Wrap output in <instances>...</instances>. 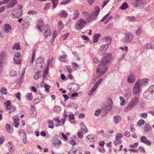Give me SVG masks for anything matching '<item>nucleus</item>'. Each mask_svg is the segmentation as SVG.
I'll list each match as a JSON object with an SVG mask.
<instances>
[{"mask_svg":"<svg viewBox=\"0 0 154 154\" xmlns=\"http://www.w3.org/2000/svg\"><path fill=\"white\" fill-rule=\"evenodd\" d=\"M36 63L35 65L37 66H39L38 64L41 65V68H43V67L45 66V64L44 62V60L43 58L41 57H39L38 58L36 59L35 60Z\"/></svg>","mask_w":154,"mask_h":154,"instance_id":"9b49d317","label":"nucleus"},{"mask_svg":"<svg viewBox=\"0 0 154 154\" xmlns=\"http://www.w3.org/2000/svg\"><path fill=\"white\" fill-rule=\"evenodd\" d=\"M100 36V34H95L93 36V42H96L98 40V38Z\"/></svg>","mask_w":154,"mask_h":154,"instance_id":"7c9ffc66","label":"nucleus"},{"mask_svg":"<svg viewBox=\"0 0 154 154\" xmlns=\"http://www.w3.org/2000/svg\"><path fill=\"white\" fill-rule=\"evenodd\" d=\"M71 0H64L62 2H61L60 4L62 5H65L67 4Z\"/></svg>","mask_w":154,"mask_h":154,"instance_id":"052dcab7","label":"nucleus"},{"mask_svg":"<svg viewBox=\"0 0 154 154\" xmlns=\"http://www.w3.org/2000/svg\"><path fill=\"white\" fill-rule=\"evenodd\" d=\"M100 11V8L98 7H96L95 8V11L91 13L90 18L87 17V21L89 22L91 20L95 19L98 15Z\"/></svg>","mask_w":154,"mask_h":154,"instance_id":"20e7f679","label":"nucleus"},{"mask_svg":"<svg viewBox=\"0 0 154 154\" xmlns=\"http://www.w3.org/2000/svg\"><path fill=\"white\" fill-rule=\"evenodd\" d=\"M121 120V116L118 115L116 116V123L120 121Z\"/></svg>","mask_w":154,"mask_h":154,"instance_id":"338daca9","label":"nucleus"},{"mask_svg":"<svg viewBox=\"0 0 154 154\" xmlns=\"http://www.w3.org/2000/svg\"><path fill=\"white\" fill-rule=\"evenodd\" d=\"M124 34L125 36L122 38L121 41L124 43H128L131 42L134 39L133 35L128 32H125Z\"/></svg>","mask_w":154,"mask_h":154,"instance_id":"7ed1b4c3","label":"nucleus"},{"mask_svg":"<svg viewBox=\"0 0 154 154\" xmlns=\"http://www.w3.org/2000/svg\"><path fill=\"white\" fill-rule=\"evenodd\" d=\"M5 105H6L7 110H9L11 109V102L9 100H8L5 102L4 103Z\"/></svg>","mask_w":154,"mask_h":154,"instance_id":"cd10ccee","label":"nucleus"},{"mask_svg":"<svg viewBox=\"0 0 154 154\" xmlns=\"http://www.w3.org/2000/svg\"><path fill=\"white\" fill-rule=\"evenodd\" d=\"M51 1L53 4V7L54 8L58 4V0H51Z\"/></svg>","mask_w":154,"mask_h":154,"instance_id":"a19ab883","label":"nucleus"},{"mask_svg":"<svg viewBox=\"0 0 154 154\" xmlns=\"http://www.w3.org/2000/svg\"><path fill=\"white\" fill-rule=\"evenodd\" d=\"M50 30L48 29L45 31V36L46 38L48 36L50 35L51 34Z\"/></svg>","mask_w":154,"mask_h":154,"instance_id":"a18cd8bd","label":"nucleus"},{"mask_svg":"<svg viewBox=\"0 0 154 154\" xmlns=\"http://www.w3.org/2000/svg\"><path fill=\"white\" fill-rule=\"evenodd\" d=\"M119 99L121 100L120 105L122 106H124L125 103V101L124 97H120Z\"/></svg>","mask_w":154,"mask_h":154,"instance_id":"ea45409f","label":"nucleus"},{"mask_svg":"<svg viewBox=\"0 0 154 154\" xmlns=\"http://www.w3.org/2000/svg\"><path fill=\"white\" fill-rule=\"evenodd\" d=\"M67 14L68 13L64 10L62 11L59 14L60 16L63 18L66 17Z\"/></svg>","mask_w":154,"mask_h":154,"instance_id":"a878e982","label":"nucleus"},{"mask_svg":"<svg viewBox=\"0 0 154 154\" xmlns=\"http://www.w3.org/2000/svg\"><path fill=\"white\" fill-rule=\"evenodd\" d=\"M19 121L18 119H14V125L15 127L17 128L18 126L19 125Z\"/></svg>","mask_w":154,"mask_h":154,"instance_id":"e433bc0d","label":"nucleus"},{"mask_svg":"<svg viewBox=\"0 0 154 154\" xmlns=\"http://www.w3.org/2000/svg\"><path fill=\"white\" fill-rule=\"evenodd\" d=\"M17 133L19 135H20L21 134H23V136L25 135V136L26 134V133L25 132L24 130L23 129H20L17 132Z\"/></svg>","mask_w":154,"mask_h":154,"instance_id":"3c124183","label":"nucleus"},{"mask_svg":"<svg viewBox=\"0 0 154 154\" xmlns=\"http://www.w3.org/2000/svg\"><path fill=\"white\" fill-rule=\"evenodd\" d=\"M98 87V86L94 85L91 90L88 92V95H91L93 94V93L95 91Z\"/></svg>","mask_w":154,"mask_h":154,"instance_id":"393cba45","label":"nucleus"},{"mask_svg":"<svg viewBox=\"0 0 154 154\" xmlns=\"http://www.w3.org/2000/svg\"><path fill=\"white\" fill-rule=\"evenodd\" d=\"M152 48V46L150 44H145L144 46V49H150Z\"/></svg>","mask_w":154,"mask_h":154,"instance_id":"c03bdc74","label":"nucleus"},{"mask_svg":"<svg viewBox=\"0 0 154 154\" xmlns=\"http://www.w3.org/2000/svg\"><path fill=\"white\" fill-rule=\"evenodd\" d=\"M54 111L56 112H59L61 111V108L59 106H55L53 109Z\"/></svg>","mask_w":154,"mask_h":154,"instance_id":"f704fd0d","label":"nucleus"},{"mask_svg":"<svg viewBox=\"0 0 154 154\" xmlns=\"http://www.w3.org/2000/svg\"><path fill=\"white\" fill-rule=\"evenodd\" d=\"M144 131L146 132H148L150 131L151 128L149 124L148 123L146 124L144 126Z\"/></svg>","mask_w":154,"mask_h":154,"instance_id":"5701e85b","label":"nucleus"},{"mask_svg":"<svg viewBox=\"0 0 154 154\" xmlns=\"http://www.w3.org/2000/svg\"><path fill=\"white\" fill-rule=\"evenodd\" d=\"M97 139V137L94 134H90L86 137V140L87 142L94 143Z\"/></svg>","mask_w":154,"mask_h":154,"instance_id":"1a4fd4ad","label":"nucleus"},{"mask_svg":"<svg viewBox=\"0 0 154 154\" xmlns=\"http://www.w3.org/2000/svg\"><path fill=\"white\" fill-rule=\"evenodd\" d=\"M122 137V135L121 134L118 133L116 135V143L119 144L122 142L121 140H119Z\"/></svg>","mask_w":154,"mask_h":154,"instance_id":"4be33fe9","label":"nucleus"},{"mask_svg":"<svg viewBox=\"0 0 154 154\" xmlns=\"http://www.w3.org/2000/svg\"><path fill=\"white\" fill-rule=\"evenodd\" d=\"M11 129V127L10 125L8 124H7L5 126V129L8 132H9Z\"/></svg>","mask_w":154,"mask_h":154,"instance_id":"e2e57ef3","label":"nucleus"},{"mask_svg":"<svg viewBox=\"0 0 154 154\" xmlns=\"http://www.w3.org/2000/svg\"><path fill=\"white\" fill-rule=\"evenodd\" d=\"M11 27L9 24H5L4 26V29L5 31L7 33L11 31Z\"/></svg>","mask_w":154,"mask_h":154,"instance_id":"aec40b11","label":"nucleus"},{"mask_svg":"<svg viewBox=\"0 0 154 154\" xmlns=\"http://www.w3.org/2000/svg\"><path fill=\"white\" fill-rule=\"evenodd\" d=\"M10 75L11 76H15L16 75V72L14 70H11L10 72Z\"/></svg>","mask_w":154,"mask_h":154,"instance_id":"13d9d810","label":"nucleus"},{"mask_svg":"<svg viewBox=\"0 0 154 154\" xmlns=\"http://www.w3.org/2000/svg\"><path fill=\"white\" fill-rule=\"evenodd\" d=\"M47 123L48 124V127L51 128H53L54 126V124L52 121L48 120L47 121Z\"/></svg>","mask_w":154,"mask_h":154,"instance_id":"c756f323","label":"nucleus"},{"mask_svg":"<svg viewBox=\"0 0 154 154\" xmlns=\"http://www.w3.org/2000/svg\"><path fill=\"white\" fill-rule=\"evenodd\" d=\"M20 48V45L19 43L15 44L12 48L13 49H15L16 50H19Z\"/></svg>","mask_w":154,"mask_h":154,"instance_id":"473e14b6","label":"nucleus"},{"mask_svg":"<svg viewBox=\"0 0 154 154\" xmlns=\"http://www.w3.org/2000/svg\"><path fill=\"white\" fill-rule=\"evenodd\" d=\"M44 25L43 20L40 19L38 20L37 27L39 31L42 32L44 29Z\"/></svg>","mask_w":154,"mask_h":154,"instance_id":"9d476101","label":"nucleus"},{"mask_svg":"<svg viewBox=\"0 0 154 154\" xmlns=\"http://www.w3.org/2000/svg\"><path fill=\"white\" fill-rule=\"evenodd\" d=\"M108 103H109V106L108 107H107V110H109L112 109L111 106L112 104V100L111 99H109L108 100Z\"/></svg>","mask_w":154,"mask_h":154,"instance_id":"79ce46f5","label":"nucleus"},{"mask_svg":"<svg viewBox=\"0 0 154 154\" xmlns=\"http://www.w3.org/2000/svg\"><path fill=\"white\" fill-rule=\"evenodd\" d=\"M11 2L8 4H7L6 7L7 8H11L14 6L17 3V0H10Z\"/></svg>","mask_w":154,"mask_h":154,"instance_id":"a211bd4d","label":"nucleus"},{"mask_svg":"<svg viewBox=\"0 0 154 154\" xmlns=\"http://www.w3.org/2000/svg\"><path fill=\"white\" fill-rule=\"evenodd\" d=\"M81 131L83 133L85 134L88 132V130L83 122H82L81 123Z\"/></svg>","mask_w":154,"mask_h":154,"instance_id":"6ab92c4d","label":"nucleus"},{"mask_svg":"<svg viewBox=\"0 0 154 154\" xmlns=\"http://www.w3.org/2000/svg\"><path fill=\"white\" fill-rule=\"evenodd\" d=\"M8 60L6 52H2L0 53V64L6 63Z\"/></svg>","mask_w":154,"mask_h":154,"instance_id":"0eeeda50","label":"nucleus"},{"mask_svg":"<svg viewBox=\"0 0 154 154\" xmlns=\"http://www.w3.org/2000/svg\"><path fill=\"white\" fill-rule=\"evenodd\" d=\"M135 80V76L132 74H130L128 77L127 82L130 83H132Z\"/></svg>","mask_w":154,"mask_h":154,"instance_id":"f3484780","label":"nucleus"},{"mask_svg":"<svg viewBox=\"0 0 154 154\" xmlns=\"http://www.w3.org/2000/svg\"><path fill=\"white\" fill-rule=\"evenodd\" d=\"M148 90L149 91L152 93V94L153 93H154V85H152L150 86Z\"/></svg>","mask_w":154,"mask_h":154,"instance_id":"de8ad7c7","label":"nucleus"},{"mask_svg":"<svg viewBox=\"0 0 154 154\" xmlns=\"http://www.w3.org/2000/svg\"><path fill=\"white\" fill-rule=\"evenodd\" d=\"M26 97L27 100L29 101L31 100H32L33 97L32 93L27 94L26 96Z\"/></svg>","mask_w":154,"mask_h":154,"instance_id":"c9c22d12","label":"nucleus"},{"mask_svg":"<svg viewBox=\"0 0 154 154\" xmlns=\"http://www.w3.org/2000/svg\"><path fill=\"white\" fill-rule=\"evenodd\" d=\"M109 45L105 44L102 45L101 47V51H103L104 52H105L108 48Z\"/></svg>","mask_w":154,"mask_h":154,"instance_id":"b1692460","label":"nucleus"},{"mask_svg":"<svg viewBox=\"0 0 154 154\" xmlns=\"http://www.w3.org/2000/svg\"><path fill=\"white\" fill-rule=\"evenodd\" d=\"M112 55L109 53H106L105 56L101 61L100 64L99 65L97 69V73H100V76L106 72L107 67L105 65L110 61L112 58Z\"/></svg>","mask_w":154,"mask_h":154,"instance_id":"f257e3e1","label":"nucleus"},{"mask_svg":"<svg viewBox=\"0 0 154 154\" xmlns=\"http://www.w3.org/2000/svg\"><path fill=\"white\" fill-rule=\"evenodd\" d=\"M52 143L53 146H54L57 149H59L62 144L61 141L57 139L53 140H52Z\"/></svg>","mask_w":154,"mask_h":154,"instance_id":"ddd939ff","label":"nucleus"},{"mask_svg":"<svg viewBox=\"0 0 154 154\" xmlns=\"http://www.w3.org/2000/svg\"><path fill=\"white\" fill-rule=\"evenodd\" d=\"M11 14L14 17L19 18L22 14V10L20 9H14L11 12Z\"/></svg>","mask_w":154,"mask_h":154,"instance_id":"423d86ee","label":"nucleus"},{"mask_svg":"<svg viewBox=\"0 0 154 154\" xmlns=\"http://www.w3.org/2000/svg\"><path fill=\"white\" fill-rule=\"evenodd\" d=\"M48 73V71L46 69L45 70L44 72H43L42 76L43 78H45L47 76V75Z\"/></svg>","mask_w":154,"mask_h":154,"instance_id":"69168bd1","label":"nucleus"},{"mask_svg":"<svg viewBox=\"0 0 154 154\" xmlns=\"http://www.w3.org/2000/svg\"><path fill=\"white\" fill-rule=\"evenodd\" d=\"M119 48V49H121L122 50H125V51H127L128 50V47L127 46H125L124 47H120Z\"/></svg>","mask_w":154,"mask_h":154,"instance_id":"0e129e2a","label":"nucleus"},{"mask_svg":"<svg viewBox=\"0 0 154 154\" xmlns=\"http://www.w3.org/2000/svg\"><path fill=\"white\" fill-rule=\"evenodd\" d=\"M139 100V99L137 97L135 96L131 98L125 109V111L128 112L133 109L138 105Z\"/></svg>","mask_w":154,"mask_h":154,"instance_id":"f03ea898","label":"nucleus"},{"mask_svg":"<svg viewBox=\"0 0 154 154\" xmlns=\"http://www.w3.org/2000/svg\"><path fill=\"white\" fill-rule=\"evenodd\" d=\"M132 4L135 7H143L144 3L142 0H131Z\"/></svg>","mask_w":154,"mask_h":154,"instance_id":"6e6552de","label":"nucleus"},{"mask_svg":"<svg viewBox=\"0 0 154 154\" xmlns=\"http://www.w3.org/2000/svg\"><path fill=\"white\" fill-rule=\"evenodd\" d=\"M103 79L102 78H100L98 80H97L96 82L95 85L98 87L99 84L101 83Z\"/></svg>","mask_w":154,"mask_h":154,"instance_id":"4d7b16f0","label":"nucleus"},{"mask_svg":"<svg viewBox=\"0 0 154 154\" xmlns=\"http://www.w3.org/2000/svg\"><path fill=\"white\" fill-rule=\"evenodd\" d=\"M101 112V110L100 109H98L96 110L94 113V115L96 116H98Z\"/></svg>","mask_w":154,"mask_h":154,"instance_id":"8fccbe9b","label":"nucleus"},{"mask_svg":"<svg viewBox=\"0 0 154 154\" xmlns=\"http://www.w3.org/2000/svg\"><path fill=\"white\" fill-rule=\"evenodd\" d=\"M128 6L126 2H125L122 4L121 6L120 7V8L122 10H125L126 9Z\"/></svg>","mask_w":154,"mask_h":154,"instance_id":"72a5a7b5","label":"nucleus"},{"mask_svg":"<svg viewBox=\"0 0 154 154\" xmlns=\"http://www.w3.org/2000/svg\"><path fill=\"white\" fill-rule=\"evenodd\" d=\"M87 21H84L82 19H79L75 23V28L76 30H81L84 27Z\"/></svg>","mask_w":154,"mask_h":154,"instance_id":"39448f33","label":"nucleus"},{"mask_svg":"<svg viewBox=\"0 0 154 154\" xmlns=\"http://www.w3.org/2000/svg\"><path fill=\"white\" fill-rule=\"evenodd\" d=\"M14 62L16 64H20L21 63V60L20 58H17V59H15V58H14Z\"/></svg>","mask_w":154,"mask_h":154,"instance_id":"09e8293b","label":"nucleus"},{"mask_svg":"<svg viewBox=\"0 0 154 154\" xmlns=\"http://www.w3.org/2000/svg\"><path fill=\"white\" fill-rule=\"evenodd\" d=\"M140 141L141 142L143 143L148 146L151 145V142L147 140L146 137L145 136H142L140 138Z\"/></svg>","mask_w":154,"mask_h":154,"instance_id":"2eb2a0df","label":"nucleus"},{"mask_svg":"<svg viewBox=\"0 0 154 154\" xmlns=\"http://www.w3.org/2000/svg\"><path fill=\"white\" fill-rule=\"evenodd\" d=\"M145 122V121L143 119H140L137 122V125L138 126L143 125Z\"/></svg>","mask_w":154,"mask_h":154,"instance_id":"37998d69","label":"nucleus"},{"mask_svg":"<svg viewBox=\"0 0 154 154\" xmlns=\"http://www.w3.org/2000/svg\"><path fill=\"white\" fill-rule=\"evenodd\" d=\"M142 29L140 28H139L136 31V34L137 35H139L141 33Z\"/></svg>","mask_w":154,"mask_h":154,"instance_id":"774afa93","label":"nucleus"},{"mask_svg":"<svg viewBox=\"0 0 154 154\" xmlns=\"http://www.w3.org/2000/svg\"><path fill=\"white\" fill-rule=\"evenodd\" d=\"M0 92L2 94H7V90L5 87H3L1 88Z\"/></svg>","mask_w":154,"mask_h":154,"instance_id":"58836bf2","label":"nucleus"},{"mask_svg":"<svg viewBox=\"0 0 154 154\" xmlns=\"http://www.w3.org/2000/svg\"><path fill=\"white\" fill-rule=\"evenodd\" d=\"M127 19L129 21L131 22L134 21L135 20V18L134 17L132 16L131 17H128Z\"/></svg>","mask_w":154,"mask_h":154,"instance_id":"603ef678","label":"nucleus"},{"mask_svg":"<svg viewBox=\"0 0 154 154\" xmlns=\"http://www.w3.org/2000/svg\"><path fill=\"white\" fill-rule=\"evenodd\" d=\"M101 41L105 44L110 45L111 42V39L110 37L105 36L102 39Z\"/></svg>","mask_w":154,"mask_h":154,"instance_id":"dca6fc26","label":"nucleus"},{"mask_svg":"<svg viewBox=\"0 0 154 154\" xmlns=\"http://www.w3.org/2000/svg\"><path fill=\"white\" fill-rule=\"evenodd\" d=\"M21 57V54L20 53H17L15 54V57L14 58L15 59H17V58H20Z\"/></svg>","mask_w":154,"mask_h":154,"instance_id":"5fc2aeb1","label":"nucleus"},{"mask_svg":"<svg viewBox=\"0 0 154 154\" xmlns=\"http://www.w3.org/2000/svg\"><path fill=\"white\" fill-rule=\"evenodd\" d=\"M103 136L107 138H109L112 137V135L109 133H105L103 134Z\"/></svg>","mask_w":154,"mask_h":154,"instance_id":"864d4df0","label":"nucleus"},{"mask_svg":"<svg viewBox=\"0 0 154 154\" xmlns=\"http://www.w3.org/2000/svg\"><path fill=\"white\" fill-rule=\"evenodd\" d=\"M140 116L141 118H143V119H146L147 117V113H146L143 112L140 114Z\"/></svg>","mask_w":154,"mask_h":154,"instance_id":"49530a36","label":"nucleus"},{"mask_svg":"<svg viewBox=\"0 0 154 154\" xmlns=\"http://www.w3.org/2000/svg\"><path fill=\"white\" fill-rule=\"evenodd\" d=\"M138 145V142H136L134 143L133 144H131L130 146V148H136Z\"/></svg>","mask_w":154,"mask_h":154,"instance_id":"680f3d73","label":"nucleus"},{"mask_svg":"<svg viewBox=\"0 0 154 154\" xmlns=\"http://www.w3.org/2000/svg\"><path fill=\"white\" fill-rule=\"evenodd\" d=\"M79 13L78 10H76L74 11V13L73 14V19L76 20L77 19L79 16Z\"/></svg>","mask_w":154,"mask_h":154,"instance_id":"bb28decb","label":"nucleus"},{"mask_svg":"<svg viewBox=\"0 0 154 154\" xmlns=\"http://www.w3.org/2000/svg\"><path fill=\"white\" fill-rule=\"evenodd\" d=\"M41 77V73L40 71L35 72L33 78L35 79H37Z\"/></svg>","mask_w":154,"mask_h":154,"instance_id":"2f4dec72","label":"nucleus"},{"mask_svg":"<svg viewBox=\"0 0 154 154\" xmlns=\"http://www.w3.org/2000/svg\"><path fill=\"white\" fill-rule=\"evenodd\" d=\"M149 79H143L142 80L139 79L136 82L140 86H142L147 84Z\"/></svg>","mask_w":154,"mask_h":154,"instance_id":"4468645a","label":"nucleus"},{"mask_svg":"<svg viewBox=\"0 0 154 154\" xmlns=\"http://www.w3.org/2000/svg\"><path fill=\"white\" fill-rule=\"evenodd\" d=\"M141 86L137 82L135 84L133 89V92L134 94H137L139 93Z\"/></svg>","mask_w":154,"mask_h":154,"instance_id":"f8f14e48","label":"nucleus"},{"mask_svg":"<svg viewBox=\"0 0 154 154\" xmlns=\"http://www.w3.org/2000/svg\"><path fill=\"white\" fill-rule=\"evenodd\" d=\"M64 25L62 21L59 20L58 22V27L59 30H61L64 28Z\"/></svg>","mask_w":154,"mask_h":154,"instance_id":"c85d7f7f","label":"nucleus"},{"mask_svg":"<svg viewBox=\"0 0 154 154\" xmlns=\"http://www.w3.org/2000/svg\"><path fill=\"white\" fill-rule=\"evenodd\" d=\"M28 14L29 15H35L37 14V12L35 11L30 10L28 12Z\"/></svg>","mask_w":154,"mask_h":154,"instance_id":"bf43d9fd","label":"nucleus"},{"mask_svg":"<svg viewBox=\"0 0 154 154\" xmlns=\"http://www.w3.org/2000/svg\"><path fill=\"white\" fill-rule=\"evenodd\" d=\"M152 93L148 89L143 94L144 97L147 99H149L152 96Z\"/></svg>","mask_w":154,"mask_h":154,"instance_id":"412c9836","label":"nucleus"},{"mask_svg":"<svg viewBox=\"0 0 154 154\" xmlns=\"http://www.w3.org/2000/svg\"><path fill=\"white\" fill-rule=\"evenodd\" d=\"M30 114L32 116H35L37 115V112L35 110L33 109V110H32L30 112Z\"/></svg>","mask_w":154,"mask_h":154,"instance_id":"6e6d98bb","label":"nucleus"},{"mask_svg":"<svg viewBox=\"0 0 154 154\" xmlns=\"http://www.w3.org/2000/svg\"><path fill=\"white\" fill-rule=\"evenodd\" d=\"M72 87L75 90L77 91L79 90V87L78 85L74 83H72Z\"/></svg>","mask_w":154,"mask_h":154,"instance_id":"4c0bfd02","label":"nucleus"}]
</instances>
